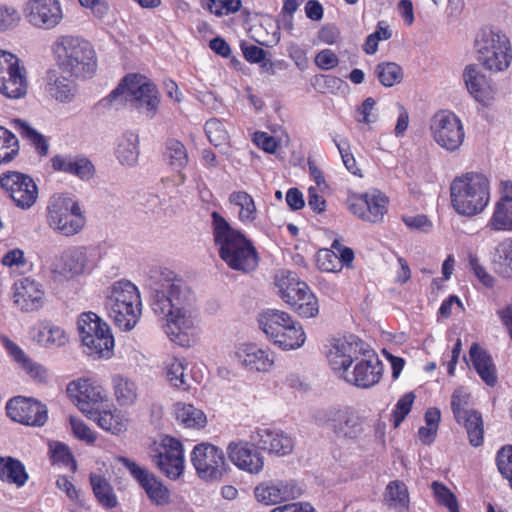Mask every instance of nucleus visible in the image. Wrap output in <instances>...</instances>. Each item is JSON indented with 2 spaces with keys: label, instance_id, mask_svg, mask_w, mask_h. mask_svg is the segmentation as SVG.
I'll return each mask as SVG.
<instances>
[{
  "label": "nucleus",
  "instance_id": "f257e3e1",
  "mask_svg": "<svg viewBox=\"0 0 512 512\" xmlns=\"http://www.w3.org/2000/svg\"><path fill=\"white\" fill-rule=\"evenodd\" d=\"M149 303L152 311L166 320L164 331L169 339L183 347L191 346L198 328L185 281L169 269L159 271L149 284Z\"/></svg>",
  "mask_w": 512,
  "mask_h": 512
},
{
  "label": "nucleus",
  "instance_id": "f03ea898",
  "mask_svg": "<svg viewBox=\"0 0 512 512\" xmlns=\"http://www.w3.org/2000/svg\"><path fill=\"white\" fill-rule=\"evenodd\" d=\"M211 227L219 256L229 268L247 273L257 267L259 257L252 242L217 211L211 213Z\"/></svg>",
  "mask_w": 512,
  "mask_h": 512
},
{
  "label": "nucleus",
  "instance_id": "7ed1b4c3",
  "mask_svg": "<svg viewBox=\"0 0 512 512\" xmlns=\"http://www.w3.org/2000/svg\"><path fill=\"white\" fill-rule=\"evenodd\" d=\"M59 68L76 78H89L97 69L96 52L92 44L80 36L61 35L53 44Z\"/></svg>",
  "mask_w": 512,
  "mask_h": 512
},
{
  "label": "nucleus",
  "instance_id": "20e7f679",
  "mask_svg": "<svg viewBox=\"0 0 512 512\" xmlns=\"http://www.w3.org/2000/svg\"><path fill=\"white\" fill-rule=\"evenodd\" d=\"M451 203L455 211L471 217L484 211L490 200V182L477 172L456 177L450 185Z\"/></svg>",
  "mask_w": 512,
  "mask_h": 512
},
{
  "label": "nucleus",
  "instance_id": "39448f33",
  "mask_svg": "<svg viewBox=\"0 0 512 512\" xmlns=\"http://www.w3.org/2000/svg\"><path fill=\"white\" fill-rule=\"evenodd\" d=\"M120 100L148 119H153L159 110L160 96L155 84L140 74H129L108 95L110 104Z\"/></svg>",
  "mask_w": 512,
  "mask_h": 512
},
{
  "label": "nucleus",
  "instance_id": "423d86ee",
  "mask_svg": "<svg viewBox=\"0 0 512 512\" xmlns=\"http://www.w3.org/2000/svg\"><path fill=\"white\" fill-rule=\"evenodd\" d=\"M137 287L128 280L114 282L106 291L105 309L116 326L123 331L132 330L142 312Z\"/></svg>",
  "mask_w": 512,
  "mask_h": 512
},
{
  "label": "nucleus",
  "instance_id": "0eeeda50",
  "mask_svg": "<svg viewBox=\"0 0 512 512\" xmlns=\"http://www.w3.org/2000/svg\"><path fill=\"white\" fill-rule=\"evenodd\" d=\"M475 50L480 64L493 72L508 69L512 61L509 38L496 28H482L475 38Z\"/></svg>",
  "mask_w": 512,
  "mask_h": 512
},
{
  "label": "nucleus",
  "instance_id": "6e6552de",
  "mask_svg": "<svg viewBox=\"0 0 512 512\" xmlns=\"http://www.w3.org/2000/svg\"><path fill=\"white\" fill-rule=\"evenodd\" d=\"M275 286L280 297L301 317L318 315L319 304L309 286L296 273L282 270L275 275Z\"/></svg>",
  "mask_w": 512,
  "mask_h": 512
},
{
  "label": "nucleus",
  "instance_id": "1a4fd4ad",
  "mask_svg": "<svg viewBox=\"0 0 512 512\" xmlns=\"http://www.w3.org/2000/svg\"><path fill=\"white\" fill-rule=\"evenodd\" d=\"M78 331L85 352L94 359L113 355L114 338L110 327L97 314L84 312L78 319Z\"/></svg>",
  "mask_w": 512,
  "mask_h": 512
},
{
  "label": "nucleus",
  "instance_id": "9d476101",
  "mask_svg": "<svg viewBox=\"0 0 512 512\" xmlns=\"http://www.w3.org/2000/svg\"><path fill=\"white\" fill-rule=\"evenodd\" d=\"M49 226L63 236H74L85 226L79 203L67 194L53 195L47 206Z\"/></svg>",
  "mask_w": 512,
  "mask_h": 512
},
{
  "label": "nucleus",
  "instance_id": "9b49d317",
  "mask_svg": "<svg viewBox=\"0 0 512 512\" xmlns=\"http://www.w3.org/2000/svg\"><path fill=\"white\" fill-rule=\"evenodd\" d=\"M314 420L318 425L330 428L340 438L355 440L364 432L361 418L347 407L319 409Z\"/></svg>",
  "mask_w": 512,
  "mask_h": 512
},
{
  "label": "nucleus",
  "instance_id": "f8f14e48",
  "mask_svg": "<svg viewBox=\"0 0 512 512\" xmlns=\"http://www.w3.org/2000/svg\"><path fill=\"white\" fill-rule=\"evenodd\" d=\"M27 91L26 68L16 55L0 50V93L10 99H21Z\"/></svg>",
  "mask_w": 512,
  "mask_h": 512
},
{
  "label": "nucleus",
  "instance_id": "ddd939ff",
  "mask_svg": "<svg viewBox=\"0 0 512 512\" xmlns=\"http://www.w3.org/2000/svg\"><path fill=\"white\" fill-rule=\"evenodd\" d=\"M430 132L434 141L448 152L457 151L465 139L461 120L448 110H440L432 116Z\"/></svg>",
  "mask_w": 512,
  "mask_h": 512
},
{
  "label": "nucleus",
  "instance_id": "4468645a",
  "mask_svg": "<svg viewBox=\"0 0 512 512\" xmlns=\"http://www.w3.org/2000/svg\"><path fill=\"white\" fill-rule=\"evenodd\" d=\"M152 462L171 479H177L184 471V451L176 438L165 436L154 443L150 450Z\"/></svg>",
  "mask_w": 512,
  "mask_h": 512
},
{
  "label": "nucleus",
  "instance_id": "2eb2a0df",
  "mask_svg": "<svg viewBox=\"0 0 512 512\" xmlns=\"http://www.w3.org/2000/svg\"><path fill=\"white\" fill-rule=\"evenodd\" d=\"M191 462L203 480H218L228 468L223 450L207 442L194 447Z\"/></svg>",
  "mask_w": 512,
  "mask_h": 512
},
{
  "label": "nucleus",
  "instance_id": "dca6fc26",
  "mask_svg": "<svg viewBox=\"0 0 512 512\" xmlns=\"http://www.w3.org/2000/svg\"><path fill=\"white\" fill-rule=\"evenodd\" d=\"M367 345L358 337L350 335L349 337L333 339L330 342L326 357L330 368L341 378L353 363L361 358Z\"/></svg>",
  "mask_w": 512,
  "mask_h": 512
},
{
  "label": "nucleus",
  "instance_id": "f3484780",
  "mask_svg": "<svg viewBox=\"0 0 512 512\" xmlns=\"http://www.w3.org/2000/svg\"><path fill=\"white\" fill-rule=\"evenodd\" d=\"M382 373V362L367 346L361 358L353 363V369H347L340 379L358 388L367 389L380 381Z\"/></svg>",
  "mask_w": 512,
  "mask_h": 512
},
{
  "label": "nucleus",
  "instance_id": "a211bd4d",
  "mask_svg": "<svg viewBox=\"0 0 512 512\" xmlns=\"http://www.w3.org/2000/svg\"><path fill=\"white\" fill-rule=\"evenodd\" d=\"M1 187L9 194L15 205L29 209L38 197V188L34 180L23 173L12 171L0 177Z\"/></svg>",
  "mask_w": 512,
  "mask_h": 512
},
{
  "label": "nucleus",
  "instance_id": "6ab92c4d",
  "mask_svg": "<svg viewBox=\"0 0 512 512\" xmlns=\"http://www.w3.org/2000/svg\"><path fill=\"white\" fill-rule=\"evenodd\" d=\"M117 460L130 472L152 503L157 506L169 504V490L152 472L127 457L120 456Z\"/></svg>",
  "mask_w": 512,
  "mask_h": 512
},
{
  "label": "nucleus",
  "instance_id": "aec40b11",
  "mask_svg": "<svg viewBox=\"0 0 512 512\" xmlns=\"http://www.w3.org/2000/svg\"><path fill=\"white\" fill-rule=\"evenodd\" d=\"M387 198L379 191L353 195L347 206L351 213L369 223L381 222L387 212Z\"/></svg>",
  "mask_w": 512,
  "mask_h": 512
},
{
  "label": "nucleus",
  "instance_id": "412c9836",
  "mask_svg": "<svg viewBox=\"0 0 512 512\" xmlns=\"http://www.w3.org/2000/svg\"><path fill=\"white\" fill-rule=\"evenodd\" d=\"M7 415L15 422L27 426H43L48 419L45 404L23 396L10 399L6 405Z\"/></svg>",
  "mask_w": 512,
  "mask_h": 512
},
{
  "label": "nucleus",
  "instance_id": "4be33fe9",
  "mask_svg": "<svg viewBox=\"0 0 512 512\" xmlns=\"http://www.w3.org/2000/svg\"><path fill=\"white\" fill-rule=\"evenodd\" d=\"M252 441H231L227 446L230 461L241 471L251 475L260 474L265 466V458Z\"/></svg>",
  "mask_w": 512,
  "mask_h": 512
},
{
  "label": "nucleus",
  "instance_id": "5701e85b",
  "mask_svg": "<svg viewBox=\"0 0 512 512\" xmlns=\"http://www.w3.org/2000/svg\"><path fill=\"white\" fill-rule=\"evenodd\" d=\"M303 493L302 487L295 480H269L259 483L254 488L258 502L273 505L296 499Z\"/></svg>",
  "mask_w": 512,
  "mask_h": 512
},
{
  "label": "nucleus",
  "instance_id": "b1692460",
  "mask_svg": "<svg viewBox=\"0 0 512 512\" xmlns=\"http://www.w3.org/2000/svg\"><path fill=\"white\" fill-rule=\"evenodd\" d=\"M249 439L258 449L276 456L288 455L294 448L292 437L276 428L257 427L251 431Z\"/></svg>",
  "mask_w": 512,
  "mask_h": 512
},
{
  "label": "nucleus",
  "instance_id": "393cba45",
  "mask_svg": "<svg viewBox=\"0 0 512 512\" xmlns=\"http://www.w3.org/2000/svg\"><path fill=\"white\" fill-rule=\"evenodd\" d=\"M24 11L32 26L45 30L55 28L63 18L58 0H28Z\"/></svg>",
  "mask_w": 512,
  "mask_h": 512
},
{
  "label": "nucleus",
  "instance_id": "a878e982",
  "mask_svg": "<svg viewBox=\"0 0 512 512\" xmlns=\"http://www.w3.org/2000/svg\"><path fill=\"white\" fill-rule=\"evenodd\" d=\"M235 361L251 372H269L274 365V354L255 343H242L234 352Z\"/></svg>",
  "mask_w": 512,
  "mask_h": 512
},
{
  "label": "nucleus",
  "instance_id": "bb28decb",
  "mask_svg": "<svg viewBox=\"0 0 512 512\" xmlns=\"http://www.w3.org/2000/svg\"><path fill=\"white\" fill-rule=\"evenodd\" d=\"M71 397L75 398L78 408L87 416L95 411L94 405L106 399L103 387L90 379H78L67 386Z\"/></svg>",
  "mask_w": 512,
  "mask_h": 512
},
{
  "label": "nucleus",
  "instance_id": "cd10ccee",
  "mask_svg": "<svg viewBox=\"0 0 512 512\" xmlns=\"http://www.w3.org/2000/svg\"><path fill=\"white\" fill-rule=\"evenodd\" d=\"M52 167L56 171L64 172L88 181L95 174L93 163L82 155H55L51 159Z\"/></svg>",
  "mask_w": 512,
  "mask_h": 512
},
{
  "label": "nucleus",
  "instance_id": "c85d7f7f",
  "mask_svg": "<svg viewBox=\"0 0 512 512\" xmlns=\"http://www.w3.org/2000/svg\"><path fill=\"white\" fill-rule=\"evenodd\" d=\"M44 299L41 285L31 278H24L15 283L14 303L26 312L38 310Z\"/></svg>",
  "mask_w": 512,
  "mask_h": 512
},
{
  "label": "nucleus",
  "instance_id": "c756f323",
  "mask_svg": "<svg viewBox=\"0 0 512 512\" xmlns=\"http://www.w3.org/2000/svg\"><path fill=\"white\" fill-rule=\"evenodd\" d=\"M469 357L482 381L493 387L497 383V371L488 352L479 344L473 343L469 350Z\"/></svg>",
  "mask_w": 512,
  "mask_h": 512
},
{
  "label": "nucleus",
  "instance_id": "7c9ffc66",
  "mask_svg": "<svg viewBox=\"0 0 512 512\" xmlns=\"http://www.w3.org/2000/svg\"><path fill=\"white\" fill-rule=\"evenodd\" d=\"M259 325L263 332L275 342L292 325V317L283 311L268 310L260 315Z\"/></svg>",
  "mask_w": 512,
  "mask_h": 512
},
{
  "label": "nucleus",
  "instance_id": "2f4dec72",
  "mask_svg": "<svg viewBox=\"0 0 512 512\" xmlns=\"http://www.w3.org/2000/svg\"><path fill=\"white\" fill-rule=\"evenodd\" d=\"M28 479L26 468L19 459L12 456L0 457V481L20 488Z\"/></svg>",
  "mask_w": 512,
  "mask_h": 512
},
{
  "label": "nucleus",
  "instance_id": "473e14b6",
  "mask_svg": "<svg viewBox=\"0 0 512 512\" xmlns=\"http://www.w3.org/2000/svg\"><path fill=\"white\" fill-rule=\"evenodd\" d=\"M46 91L52 98L63 103L71 102L75 96L73 82L56 71L47 73Z\"/></svg>",
  "mask_w": 512,
  "mask_h": 512
},
{
  "label": "nucleus",
  "instance_id": "72a5a7b5",
  "mask_svg": "<svg viewBox=\"0 0 512 512\" xmlns=\"http://www.w3.org/2000/svg\"><path fill=\"white\" fill-rule=\"evenodd\" d=\"M463 78L471 95L480 103L486 104L490 99V87L485 76L481 75L476 67H466Z\"/></svg>",
  "mask_w": 512,
  "mask_h": 512
},
{
  "label": "nucleus",
  "instance_id": "f704fd0d",
  "mask_svg": "<svg viewBox=\"0 0 512 512\" xmlns=\"http://www.w3.org/2000/svg\"><path fill=\"white\" fill-rule=\"evenodd\" d=\"M176 420L186 428L201 429L207 423L206 415L192 404L177 402L174 404Z\"/></svg>",
  "mask_w": 512,
  "mask_h": 512
},
{
  "label": "nucleus",
  "instance_id": "c9c22d12",
  "mask_svg": "<svg viewBox=\"0 0 512 512\" xmlns=\"http://www.w3.org/2000/svg\"><path fill=\"white\" fill-rule=\"evenodd\" d=\"M492 264L500 276L512 278V238L502 240L495 247Z\"/></svg>",
  "mask_w": 512,
  "mask_h": 512
},
{
  "label": "nucleus",
  "instance_id": "e433bc0d",
  "mask_svg": "<svg viewBox=\"0 0 512 512\" xmlns=\"http://www.w3.org/2000/svg\"><path fill=\"white\" fill-rule=\"evenodd\" d=\"M486 230L512 232V203L496 202Z\"/></svg>",
  "mask_w": 512,
  "mask_h": 512
},
{
  "label": "nucleus",
  "instance_id": "4c0bfd02",
  "mask_svg": "<svg viewBox=\"0 0 512 512\" xmlns=\"http://www.w3.org/2000/svg\"><path fill=\"white\" fill-rule=\"evenodd\" d=\"M90 419L95 421L103 430L111 432L112 434H119L126 430V421L117 409L97 411L95 410L88 415Z\"/></svg>",
  "mask_w": 512,
  "mask_h": 512
},
{
  "label": "nucleus",
  "instance_id": "58836bf2",
  "mask_svg": "<svg viewBox=\"0 0 512 512\" xmlns=\"http://www.w3.org/2000/svg\"><path fill=\"white\" fill-rule=\"evenodd\" d=\"M138 135L133 132H126L118 144L116 155L123 165L134 166L139 156Z\"/></svg>",
  "mask_w": 512,
  "mask_h": 512
},
{
  "label": "nucleus",
  "instance_id": "ea45409f",
  "mask_svg": "<svg viewBox=\"0 0 512 512\" xmlns=\"http://www.w3.org/2000/svg\"><path fill=\"white\" fill-rule=\"evenodd\" d=\"M13 126L23 139H26L34 146L40 156L47 155L49 144L44 135L32 128L28 122L21 119H14Z\"/></svg>",
  "mask_w": 512,
  "mask_h": 512
},
{
  "label": "nucleus",
  "instance_id": "a19ab883",
  "mask_svg": "<svg viewBox=\"0 0 512 512\" xmlns=\"http://www.w3.org/2000/svg\"><path fill=\"white\" fill-rule=\"evenodd\" d=\"M112 385L116 401L121 406L132 405L137 399V386L127 377L115 375Z\"/></svg>",
  "mask_w": 512,
  "mask_h": 512
},
{
  "label": "nucleus",
  "instance_id": "79ce46f5",
  "mask_svg": "<svg viewBox=\"0 0 512 512\" xmlns=\"http://www.w3.org/2000/svg\"><path fill=\"white\" fill-rule=\"evenodd\" d=\"M385 500L398 512L407 510L410 500L406 484L400 480L391 481L386 487Z\"/></svg>",
  "mask_w": 512,
  "mask_h": 512
},
{
  "label": "nucleus",
  "instance_id": "37998d69",
  "mask_svg": "<svg viewBox=\"0 0 512 512\" xmlns=\"http://www.w3.org/2000/svg\"><path fill=\"white\" fill-rule=\"evenodd\" d=\"M88 249L75 247L64 256V269L73 275H79L90 269Z\"/></svg>",
  "mask_w": 512,
  "mask_h": 512
},
{
  "label": "nucleus",
  "instance_id": "c03bdc74",
  "mask_svg": "<svg viewBox=\"0 0 512 512\" xmlns=\"http://www.w3.org/2000/svg\"><path fill=\"white\" fill-rule=\"evenodd\" d=\"M467 432L469 442L472 446L478 447L483 443V420L481 414L472 410L461 417V423Z\"/></svg>",
  "mask_w": 512,
  "mask_h": 512
},
{
  "label": "nucleus",
  "instance_id": "a18cd8bd",
  "mask_svg": "<svg viewBox=\"0 0 512 512\" xmlns=\"http://www.w3.org/2000/svg\"><path fill=\"white\" fill-rule=\"evenodd\" d=\"M231 204L240 207L238 218L242 223H251L257 217V209L253 198L245 191H236L230 194Z\"/></svg>",
  "mask_w": 512,
  "mask_h": 512
},
{
  "label": "nucleus",
  "instance_id": "49530a36",
  "mask_svg": "<svg viewBox=\"0 0 512 512\" xmlns=\"http://www.w3.org/2000/svg\"><path fill=\"white\" fill-rule=\"evenodd\" d=\"M164 157L175 170L183 169L188 163V153L185 145L174 138L166 141Z\"/></svg>",
  "mask_w": 512,
  "mask_h": 512
},
{
  "label": "nucleus",
  "instance_id": "de8ad7c7",
  "mask_svg": "<svg viewBox=\"0 0 512 512\" xmlns=\"http://www.w3.org/2000/svg\"><path fill=\"white\" fill-rule=\"evenodd\" d=\"M90 483L95 497L101 505L107 508H113L117 505V499L113 493V489L104 477L91 473Z\"/></svg>",
  "mask_w": 512,
  "mask_h": 512
},
{
  "label": "nucleus",
  "instance_id": "09e8293b",
  "mask_svg": "<svg viewBox=\"0 0 512 512\" xmlns=\"http://www.w3.org/2000/svg\"><path fill=\"white\" fill-rule=\"evenodd\" d=\"M305 340L306 335L302 326L292 319V325L286 327V330L274 343L283 350H292L301 347Z\"/></svg>",
  "mask_w": 512,
  "mask_h": 512
},
{
  "label": "nucleus",
  "instance_id": "8fccbe9b",
  "mask_svg": "<svg viewBox=\"0 0 512 512\" xmlns=\"http://www.w3.org/2000/svg\"><path fill=\"white\" fill-rule=\"evenodd\" d=\"M374 74L384 87H392L403 79V70L395 62H381L375 66Z\"/></svg>",
  "mask_w": 512,
  "mask_h": 512
},
{
  "label": "nucleus",
  "instance_id": "3c124183",
  "mask_svg": "<svg viewBox=\"0 0 512 512\" xmlns=\"http://www.w3.org/2000/svg\"><path fill=\"white\" fill-rule=\"evenodd\" d=\"M39 338L40 341L44 342L47 348L61 347L68 342V336L65 330L48 321L43 324L39 333Z\"/></svg>",
  "mask_w": 512,
  "mask_h": 512
},
{
  "label": "nucleus",
  "instance_id": "603ef678",
  "mask_svg": "<svg viewBox=\"0 0 512 512\" xmlns=\"http://www.w3.org/2000/svg\"><path fill=\"white\" fill-rule=\"evenodd\" d=\"M19 152L17 137L8 129L0 126V164L9 163Z\"/></svg>",
  "mask_w": 512,
  "mask_h": 512
},
{
  "label": "nucleus",
  "instance_id": "864d4df0",
  "mask_svg": "<svg viewBox=\"0 0 512 512\" xmlns=\"http://www.w3.org/2000/svg\"><path fill=\"white\" fill-rule=\"evenodd\" d=\"M166 378L168 382L176 388H181L185 391L189 389V385L185 378V365L180 359L172 358L167 362Z\"/></svg>",
  "mask_w": 512,
  "mask_h": 512
},
{
  "label": "nucleus",
  "instance_id": "5fc2aeb1",
  "mask_svg": "<svg viewBox=\"0 0 512 512\" xmlns=\"http://www.w3.org/2000/svg\"><path fill=\"white\" fill-rule=\"evenodd\" d=\"M433 494L440 505L445 506L450 512H460L456 496L444 484L434 481L431 484Z\"/></svg>",
  "mask_w": 512,
  "mask_h": 512
},
{
  "label": "nucleus",
  "instance_id": "6e6d98bb",
  "mask_svg": "<svg viewBox=\"0 0 512 512\" xmlns=\"http://www.w3.org/2000/svg\"><path fill=\"white\" fill-rule=\"evenodd\" d=\"M205 132L210 143L215 147L228 143V131L219 119L213 118L208 120L205 124Z\"/></svg>",
  "mask_w": 512,
  "mask_h": 512
},
{
  "label": "nucleus",
  "instance_id": "4d7b16f0",
  "mask_svg": "<svg viewBox=\"0 0 512 512\" xmlns=\"http://www.w3.org/2000/svg\"><path fill=\"white\" fill-rule=\"evenodd\" d=\"M21 21V14L13 5H0V31L15 29Z\"/></svg>",
  "mask_w": 512,
  "mask_h": 512
},
{
  "label": "nucleus",
  "instance_id": "13d9d810",
  "mask_svg": "<svg viewBox=\"0 0 512 512\" xmlns=\"http://www.w3.org/2000/svg\"><path fill=\"white\" fill-rule=\"evenodd\" d=\"M415 400L413 392L404 394L396 403L392 412L393 425L397 428L411 411L412 405Z\"/></svg>",
  "mask_w": 512,
  "mask_h": 512
},
{
  "label": "nucleus",
  "instance_id": "bf43d9fd",
  "mask_svg": "<svg viewBox=\"0 0 512 512\" xmlns=\"http://www.w3.org/2000/svg\"><path fill=\"white\" fill-rule=\"evenodd\" d=\"M469 400L470 395L461 388L456 389L452 394L451 408L454 418L458 423H461V417H463L465 413L472 411V409H468Z\"/></svg>",
  "mask_w": 512,
  "mask_h": 512
},
{
  "label": "nucleus",
  "instance_id": "052dcab7",
  "mask_svg": "<svg viewBox=\"0 0 512 512\" xmlns=\"http://www.w3.org/2000/svg\"><path fill=\"white\" fill-rule=\"evenodd\" d=\"M333 142L336 145V147L341 155L343 164L345 165L347 170L354 175L361 176L360 169L356 165L355 157L350 152V146H349L348 141L347 140L338 141V139L336 137H334Z\"/></svg>",
  "mask_w": 512,
  "mask_h": 512
},
{
  "label": "nucleus",
  "instance_id": "680f3d73",
  "mask_svg": "<svg viewBox=\"0 0 512 512\" xmlns=\"http://www.w3.org/2000/svg\"><path fill=\"white\" fill-rule=\"evenodd\" d=\"M317 265L325 272H337L340 270L338 255L329 249L320 250L317 254Z\"/></svg>",
  "mask_w": 512,
  "mask_h": 512
},
{
  "label": "nucleus",
  "instance_id": "e2e57ef3",
  "mask_svg": "<svg viewBox=\"0 0 512 512\" xmlns=\"http://www.w3.org/2000/svg\"><path fill=\"white\" fill-rule=\"evenodd\" d=\"M21 368L29 375V377L37 383L46 384L49 380L48 370L41 364L28 359Z\"/></svg>",
  "mask_w": 512,
  "mask_h": 512
},
{
  "label": "nucleus",
  "instance_id": "0e129e2a",
  "mask_svg": "<svg viewBox=\"0 0 512 512\" xmlns=\"http://www.w3.org/2000/svg\"><path fill=\"white\" fill-rule=\"evenodd\" d=\"M314 84L323 93H334L346 85L341 78L334 75H319L315 78Z\"/></svg>",
  "mask_w": 512,
  "mask_h": 512
},
{
  "label": "nucleus",
  "instance_id": "69168bd1",
  "mask_svg": "<svg viewBox=\"0 0 512 512\" xmlns=\"http://www.w3.org/2000/svg\"><path fill=\"white\" fill-rule=\"evenodd\" d=\"M496 464L501 475L509 478L512 474V445L504 446L498 451Z\"/></svg>",
  "mask_w": 512,
  "mask_h": 512
},
{
  "label": "nucleus",
  "instance_id": "338daca9",
  "mask_svg": "<svg viewBox=\"0 0 512 512\" xmlns=\"http://www.w3.org/2000/svg\"><path fill=\"white\" fill-rule=\"evenodd\" d=\"M52 459L54 463H62L65 465L72 464V469L76 470V462L70 452L68 446L63 443L57 442L50 446Z\"/></svg>",
  "mask_w": 512,
  "mask_h": 512
},
{
  "label": "nucleus",
  "instance_id": "774afa93",
  "mask_svg": "<svg viewBox=\"0 0 512 512\" xmlns=\"http://www.w3.org/2000/svg\"><path fill=\"white\" fill-rule=\"evenodd\" d=\"M0 341L2 345L5 347L9 356L21 367L29 357L23 351V349L18 346L15 342L10 340L7 336L2 335L0 337Z\"/></svg>",
  "mask_w": 512,
  "mask_h": 512
}]
</instances>
